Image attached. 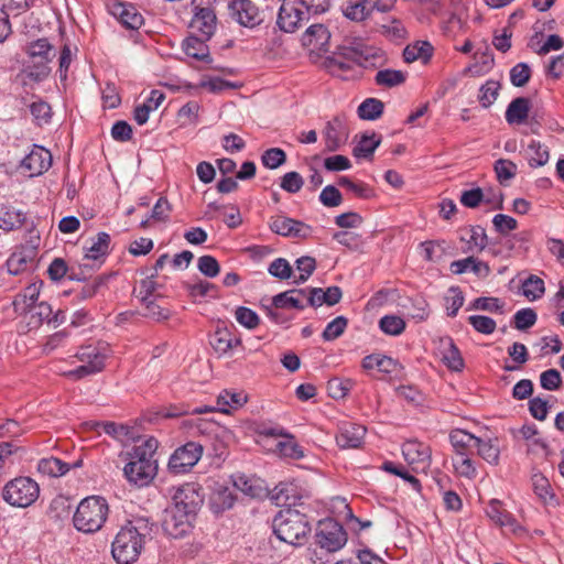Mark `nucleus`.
Returning a JSON list of instances; mask_svg holds the SVG:
<instances>
[{
	"label": "nucleus",
	"instance_id": "nucleus-2",
	"mask_svg": "<svg viewBox=\"0 0 564 564\" xmlns=\"http://www.w3.org/2000/svg\"><path fill=\"white\" fill-rule=\"evenodd\" d=\"M159 442L148 437L134 445L124 456L128 460L123 467V475L130 484L145 487L158 474V460L154 458Z\"/></svg>",
	"mask_w": 564,
	"mask_h": 564
},
{
	"label": "nucleus",
	"instance_id": "nucleus-22",
	"mask_svg": "<svg viewBox=\"0 0 564 564\" xmlns=\"http://www.w3.org/2000/svg\"><path fill=\"white\" fill-rule=\"evenodd\" d=\"M366 431L364 425L345 423L336 436L337 445L340 448H358L364 442Z\"/></svg>",
	"mask_w": 564,
	"mask_h": 564
},
{
	"label": "nucleus",
	"instance_id": "nucleus-7",
	"mask_svg": "<svg viewBox=\"0 0 564 564\" xmlns=\"http://www.w3.org/2000/svg\"><path fill=\"white\" fill-rule=\"evenodd\" d=\"M229 14L239 25L253 29L265 20V10L252 0H230Z\"/></svg>",
	"mask_w": 564,
	"mask_h": 564
},
{
	"label": "nucleus",
	"instance_id": "nucleus-51",
	"mask_svg": "<svg viewBox=\"0 0 564 564\" xmlns=\"http://www.w3.org/2000/svg\"><path fill=\"white\" fill-rule=\"evenodd\" d=\"M538 39V34H534L529 43H528V46L534 52L536 53L538 55H546L547 53H550L551 51H558L561 48H563L564 46V41L563 39L557 35V34H551L547 36L546 41L541 44V46L539 48H535L534 47V40Z\"/></svg>",
	"mask_w": 564,
	"mask_h": 564
},
{
	"label": "nucleus",
	"instance_id": "nucleus-55",
	"mask_svg": "<svg viewBox=\"0 0 564 564\" xmlns=\"http://www.w3.org/2000/svg\"><path fill=\"white\" fill-rule=\"evenodd\" d=\"M500 84L497 80H487L479 89L478 99L484 108L490 107L499 95Z\"/></svg>",
	"mask_w": 564,
	"mask_h": 564
},
{
	"label": "nucleus",
	"instance_id": "nucleus-34",
	"mask_svg": "<svg viewBox=\"0 0 564 564\" xmlns=\"http://www.w3.org/2000/svg\"><path fill=\"white\" fill-rule=\"evenodd\" d=\"M207 41L208 40L200 36L189 35L183 41L182 47L187 56L197 61L209 62V50L206 44Z\"/></svg>",
	"mask_w": 564,
	"mask_h": 564
},
{
	"label": "nucleus",
	"instance_id": "nucleus-9",
	"mask_svg": "<svg viewBox=\"0 0 564 564\" xmlns=\"http://www.w3.org/2000/svg\"><path fill=\"white\" fill-rule=\"evenodd\" d=\"M306 9L299 0H284L279 9L276 24L283 32L293 33L304 22H307L310 17Z\"/></svg>",
	"mask_w": 564,
	"mask_h": 564
},
{
	"label": "nucleus",
	"instance_id": "nucleus-58",
	"mask_svg": "<svg viewBox=\"0 0 564 564\" xmlns=\"http://www.w3.org/2000/svg\"><path fill=\"white\" fill-rule=\"evenodd\" d=\"M143 305L142 316L155 322H162L171 316L169 308L160 306L154 300L141 302Z\"/></svg>",
	"mask_w": 564,
	"mask_h": 564
},
{
	"label": "nucleus",
	"instance_id": "nucleus-47",
	"mask_svg": "<svg viewBox=\"0 0 564 564\" xmlns=\"http://www.w3.org/2000/svg\"><path fill=\"white\" fill-rule=\"evenodd\" d=\"M384 105L376 98H367L358 107V116L362 120H376L383 112Z\"/></svg>",
	"mask_w": 564,
	"mask_h": 564
},
{
	"label": "nucleus",
	"instance_id": "nucleus-45",
	"mask_svg": "<svg viewBox=\"0 0 564 564\" xmlns=\"http://www.w3.org/2000/svg\"><path fill=\"white\" fill-rule=\"evenodd\" d=\"M240 344L241 339L239 337L232 336V334L227 328H218L212 341L214 349L220 354H226L231 348Z\"/></svg>",
	"mask_w": 564,
	"mask_h": 564
},
{
	"label": "nucleus",
	"instance_id": "nucleus-52",
	"mask_svg": "<svg viewBox=\"0 0 564 564\" xmlns=\"http://www.w3.org/2000/svg\"><path fill=\"white\" fill-rule=\"evenodd\" d=\"M379 328L387 335L399 336L405 329V322L397 315H384L379 321Z\"/></svg>",
	"mask_w": 564,
	"mask_h": 564
},
{
	"label": "nucleus",
	"instance_id": "nucleus-15",
	"mask_svg": "<svg viewBox=\"0 0 564 564\" xmlns=\"http://www.w3.org/2000/svg\"><path fill=\"white\" fill-rule=\"evenodd\" d=\"M172 501V509L186 511L194 516L202 505L203 498L193 484H185L175 488Z\"/></svg>",
	"mask_w": 564,
	"mask_h": 564
},
{
	"label": "nucleus",
	"instance_id": "nucleus-23",
	"mask_svg": "<svg viewBox=\"0 0 564 564\" xmlns=\"http://www.w3.org/2000/svg\"><path fill=\"white\" fill-rule=\"evenodd\" d=\"M43 286V281L36 280L25 286L19 294L15 295L13 300V310L18 315H22L23 313L30 311V307L39 303V296L41 289Z\"/></svg>",
	"mask_w": 564,
	"mask_h": 564
},
{
	"label": "nucleus",
	"instance_id": "nucleus-13",
	"mask_svg": "<svg viewBox=\"0 0 564 564\" xmlns=\"http://www.w3.org/2000/svg\"><path fill=\"white\" fill-rule=\"evenodd\" d=\"M26 53L31 57L41 58V65L37 67L36 72L24 69L23 74H25V76L31 80H42L48 74L46 63H48L53 57V46L50 44L47 39H39L28 46Z\"/></svg>",
	"mask_w": 564,
	"mask_h": 564
},
{
	"label": "nucleus",
	"instance_id": "nucleus-12",
	"mask_svg": "<svg viewBox=\"0 0 564 564\" xmlns=\"http://www.w3.org/2000/svg\"><path fill=\"white\" fill-rule=\"evenodd\" d=\"M487 517L505 532L514 535H522L525 529L518 522V520L502 507V503L497 499H491L486 507Z\"/></svg>",
	"mask_w": 564,
	"mask_h": 564
},
{
	"label": "nucleus",
	"instance_id": "nucleus-54",
	"mask_svg": "<svg viewBox=\"0 0 564 564\" xmlns=\"http://www.w3.org/2000/svg\"><path fill=\"white\" fill-rule=\"evenodd\" d=\"M405 73L397 69H382L376 74V83L379 86L394 87L405 82Z\"/></svg>",
	"mask_w": 564,
	"mask_h": 564
},
{
	"label": "nucleus",
	"instance_id": "nucleus-19",
	"mask_svg": "<svg viewBox=\"0 0 564 564\" xmlns=\"http://www.w3.org/2000/svg\"><path fill=\"white\" fill-rule=\"evenodd\" d=\"M402 454L404 459L413 465V469L424 470L430 465L431 449L430 447L419 441H408L402 445Z\"/></svg>",
	"mask_w": 564,
	"mask_h": 564
},
{
	"label": "nucleus",
	"instance_id": "nucleus-62",
	"mask_svg": "<svg viewBox=\"0 0 564 564\" xmlns=\"http://www.w3.org/2000/svg\"><path fill=\"white\" fill-rule=\"evenodd\" d=\"M517 165L510 160L499 159L495 162V172L498 181L503 184L513 178L517 174Z\"/></svg>",
	"mask_w": 564,
	"mask_h": 564
},
{
	"label": "nucleus",
	"instance_id": "nucleus-60",
	"mask_svg": "<svg viewBox=\"0 0 564 564\" xmlns=\"http://www.w3.org/2000/svg\"><path fill=\"white\" fill-rule=\"evenodd\" d=\"M453 466L459 476L469 479L476 477L477 470L474 462L469 457V454L456 455V457L453 459Z\"/></svg>",
	"mask_w": 564,
	"mask_h": 564
},
{
	"label": "nucleus",
	"instance_id": "nucleus-64",
	"mask_svg": "<svg viewBox=\"0 0 564 564\" xmlns=\"http://www.w3.org/2000/svg\"><path fill=\"white\" fill-rule=\"evenodd\" d=\"M268 272L280 280H289L293 275V269L289 261L284 258H276L268 268Z\"/></svg>",
	"mask_w": 564,
	"mask_h": 564
},
{
	"label": "nucleus",
	"instance_id": "nucleus-59",
	"mask_svg": "<svg viewBox=\"0 0 564 564\" xmlns=\"http://www.w3.org/2000/svg\"><path fill=\"white\" fill-rule=\"evenodd\" d=\"M338 184L359 198H370L373 196V189L364 182H354L347 176H341Z\"/></svg>",
	"mask_w": 564,
	"mask_h": 564
},
{
	"label": "nucleus",
	"instance_id": "nucleus-53",
	"mask_svg": "<svg viewBox=\"0 0 564 564\" xmlns=\"http://www.w3.org/2000/svg\"><path fill=\"white\" fill-rule=\"evenodd\" d=\"M295 268L300 272L299 276L294 279L295 284L305 283L316 269V260L310 256H303L296 259Z\"/></svg>",
	"mask_w": 564,
	"mask_h": 564
},
{
	"label": "nucleus",
	"instance_id": "nucleus-48",
	"mask_svg": "<svg viewBox=\"0 0 564 564\" xmlns=\"http://www.w3.org/2000/svg\"><path fill=\"white\" fill-rule=\"evenodd\" d=\"M522 294L530 301L539 300L545 292L544 281L531 274L528 279L522 282L521 285Z\"/></svg>",
	"mask_w": 564,
	"mask_h": 564
},
{
	"label": "nucleus",
	"instance_id": "nucleus-14",
	"mask_svg": "<svg viewBox=\"0 0 564 564\" xmlns=\"http://www.w3.org/2000/svg\"><path fill=\"white\" fill-rule=\"evenodd\" d=\"M270 229L283 237L306 239L312 235V227L303 221L285 216H278L270 223Z\"/></svg>",
	"mask_w": 564,
	"mask_h": 564
},
{
	"label": "nucleus",
	"instance_id": "nucleus-35",
	"mask_svg": "<svg viewBox=\"0 0 564 564\" xmlns=\"http://www.w3.org/2000/svg\"><path fill=\"white\" fill-rule=\"evenodd\" d=\"M36 469L43 476L57 478L67 474L70 466L57 457L50 456L41 458L37 463Z\"/></svg>",
	"mask_w": 564,
	"mask_h": 564
},
{
	"label": "nucleus",
	"instance_id": "nucleus-8",
	"mask_svg": "<svg viewBox=\"0 0 564 564\" xmlns=\"http://www.w3.org/2000/svg\"><path fill=\"white\" fill-rule=\"evenodd\" d=\"M203 446L197 442H187L176 448L169 459V470L175 475L188 473L200 459Z\"/></svg>",
	"mask_w": 564,
	"mask_h": 564
},
{
	"label": "nucleus",
	"instance_id": "nucleus-56",
	"mask_svg": "<svg viewBox=\"0 0 564 564\" xmlns=\"http://www.w3.org/2000/svg\"><path fill=\"white\" fill-rule=\"evenodd\" d=\"M286 162V153L280 148H270L261 155V163L270 170H275Z\"/></svg>",
	"mask_w": 564,
	"mask_h": 564
},
{
	"label": "nucleus",
	"instance_id": "nucleus-50",
	"mask_svg": "<svg viewBox=\"0 0 564 564\" xmlns=\"http://www.w3.org/2000/svg\"><path fill=\"white\" fill-rule=\"evenodd\" d=\"M379 144L380 138H378L376 133H372L371 135L364 134L358 144L354 148L352 154L356 158H369Z\"/></svg>",
	"mask_w": 564,
	"mask_h": 564
},
{
	"label": "nucleus",
	"instance_id": "nucleus-17",
	"mask_svg": "<svg viewBox=\"0 0 564 564\" xmlns=\"http://www.w3.org/2000/svg\"><path fill=\"white\" fill-rule=\"evenodd\" d=\"M194 516L186 511L167 509L163 520V530L174 539L184 536L191 531V519Z\"/></svg>",
	"mask_w": 564,
	"mask_h": 564
},
{
	"label": "nucleus",
	"instance_id": "nucleus-18",
	"mask_svg": "<svg viewBox=\"0 0 564 564\" xmlns=\"http://www.w3.org/2000/svg\"><path fill=\"white\" fill-rule=\"evenodd\" d=\"M52 165V154L40 145H33L30 153L21 161V169L29 172L30 176L43 174Z\"/></svg>",
	"mask_w": 564,
	"mask_h": 564
},
{
	"label": "nucleus",
	"instance_id": "nucleus-44",
	"mask_svg": "<svg viewBox=\"0 0 564 564\" xmlns=\"http://www.w3.org/2000/svg\"><path fill=\"white\" fill-rule=\"evenodd\" d=\"M270 498L276 506H291L296 500L295 486L280 482L271 491Z\"/></svg>",
	"mask_w": 564,
	"mask_h": 564
},
{
	"label": "nucleus",
	"instance_id": "nucleus-36",
	"mask_svg": "<svg viewBox=\"0 0 564 564\" xmlns=\"http://www.w3.org/2000/svg\"><path fill=\"white\" fill-rule=\"evenodd\" d=\"M348 48L344 47L343 52L326 59V67L332 75L344 77L346 73L352 69L356 62H352V58L347 55Z\"/></svg>",
	"mask_w": 564,
	"mask_h": 564
},
{
	"label": "nucleus",
	"instance_id": "nucleus-39",
	"mask_svg": "<svg viewBox=\"0 0 564 564\" xmlns=\"http://www.w3.org/2000/svg\"><path fill=\"white\" fill-rule=\"evenodd\" d=\"M524 156L531 167H540L549 162L550 154L545 144L531 140L524 151Z\"/></svg>",
	"mask_w": 564,
	"mask_h": 564
},
{
	"label": "nucleus",
	"instance_id": "nucleus-40",
	"mask_svg": "<svg viewBox=\"0 0 564 564\" xmlns=\"http://www.w3.org/2000/svg\"><path fill=\"white\" fill-rule=\"evenodd\" d=\"M25 219V214L13 206L0 207V229L6 231L14 230L20 228Z\"/></svg>",
	"mask_w": 564,
	"mask_h": 564
},
{
	"label": "nucleus",
	"instance_id": "nucleus-46",
	"mask_svg": "<svg viewBox=\"0 0 564 564\" xmlns=\"http://www.w3.org/2000/svg\"><path fill=\"white\" fill-rule=\"evenodd\" d=\"M354 386L352 379L335 377L328 380L327 392L332 399L340 400L349 393Z\"/></svg>",
	"mask_w": 564,
	"mask_h": 564
},
{
	"label": "nucleus",
	"instance_id": "nucleus-49",
	"mask_svg": "<svg viewBox=\"0 0 564 564\" xmlns=\"http://www.w3.org/2000/svg\"><path fill=\"white\" fill-rule=\"evenodd\" d=\"M532 486L535 495L544 502L550 503L554 500L555 496L552 492L549 479L540 473L532 475Z\"/></svg>",
	"mask_w": 564,
	"mask_h": 564
},
{
	"label": "nucleus",
	"instance_id": "nucleus-43",
	"mask_svg": "<svg viewBox=\"0 0 564 564\" xmlns=\"http://www.w3.org/2000/svg\"><path fill=\"white\" fill-rule=\"evenodd\" d=\"M478 455L491 465L499 462L500 449L497 440L477 437L476 445Z\"/></svg>",
	"mask_w": 564,
	"mask_h": 564
},
{
	"label": "nucleus",
	"instance_id": "nucleus-33",
	"mask_svg": "<svg viewBox=\"0 0 564 564\" xmlns=\"http://www.w3.org/2000/svg\"><path fill=\"white\" fill-rule=\"evenodd\" d=\"M247 401L248 395L243 391L224 390L217 397V406L220 412L229 413L243 406Z\"/></svg>",
	"mask_w": 564,
	"mask_h": 564
},
{
	"label": "nucleus",
	"instance_id": "nucleus-42",
	"mask_svg": "<svg viewBox=\"0 0 564 564\" xmlns=\"http://www.w3.org/2000/svg\"><path fill=\"white\" fill-rule=\"evenodd\" d=\"M373 4L369 0H349L343 8L346 18L352 21H362L371 12Z\"/></svg>",
	"mask_w": 564,
	"mask_h": 564
},
{
	"label": "nucleus",
	"instance_id": "nucleus-27",
	"mask_svg": "<svg viewBox=\"0 0 564 564\" xmlns=\"http://www.w3.org/2000/svg\"><path fill=\"white\" fill-rule=\"evenodd\" d=\"M306 290L305 289H292L285 292H281L274 295L272 301V306L282 310L294 308L302 311L306 307L305 304Z\"/></svg>",
	"mask_w": 564,
	"mask_h": 564
},
{
	"label": "nucleus",
	"instance_id": "nucleus-3",
	"mask_svg": "<svg viewBox=\"0 0 564 564\" xmlns=\"http://www.w3.org/2000/svg\"><path fill=\"white\" fill-rule=\"evenodd\" d=\"M272 529L280 541L291 545H302L311 532L306 514L293 508H285L273 518Z\"/></svg>",
	"mask_w": 564,
	"mask_h": 564
},
{
	"label": "nucleus",
	"instance_id": "nucleus-29",
	"mask_svg": "<svg viewBox=\"0 0 564 564\" xmlns=\"http://www.w3.org/2000/svg\"><path fill=\"white\" fill-rule=\"evenodd\" d=\"M165 95L163 91L153 89L149 97L140 105L134 108L133 119L139 126H143L148 122L149 116L152 111L156 110L164 101Z\"/></svg>",
	"mask_w": 564,
	"mask_h": 564
},
{
	"label": "nucleus",
	"instance_id": "nucleus-63",
	"mask_svg": "<svg viewBox=\"0 0 564 564\" xmlns=\"http://www.w3.org/2000/svg\"><path fill=\"white\" fill-rule=\"evenodd\" d=\"M531 67L527 63H518L510 69V82L514 87H523L531 78Z\"/></svg>",
	"mask_w": 564,
	"mask_h": 564
},
{
	"label": "nucleus",
	"instance_id": "nucleus-32",
	"mask_svg": "<svg viewBox=\"0 0 564 564\" xmlns=\"http://www.w3.org/2000/svg\"><path fill=\"white\" fill-rule=\"evenodd\" d=\"M52 315V306L47 302H39L30 311L23 313L21 316L26 321L29 329H36L43 323L50 322Z\"/></svg>",
	"mask_w": 564,
	"mask_h": 564
},
{
	"label": "nucleus",
	"instance_id": "nucleus-16",
	"mask_svg": "<svg viewBox=\"0 0 564 564\" xmlns=\"http://www.w3.org/2000/svg\"><path fill=\"white\" fill-rule=\"evenodd\" d=\"M108 10L127 29L139 30L144 23L142 14L132 3L111 1Z\"/></svg>",
	"mask_w": 564,
	"mask_h": 564
},
{
	"label": "nucleus",
	"instance_id": "nucleus-37",
	"mask_svg": "<svg viewBox=\"0 0 564 564\" xmlns=\"http://www.w3.org/2000/svg\"><path fill=\"white\" fill-rule=\"evenodd\" d=\"M477 436L465 430L456 429L449 433V442L456 455L470 454V449L475 447Z\"/></svg>",
	"mask_w": 564,
	"mask_h": 564
},
{
	"label": "nucleus",
	"instance_id": "nucleus-57",
	"mask_svg": "<svg viewBox=\"0 0 564 564\" xmlns=\"http://www.w3.org/2000/svg\"><path fill=\"white\" fill-rule=\"evenodd\" d=\"M285 441L278 443L276 448L281 456L291 459H301L304 457L302 447L294 441L293 436L289 434Z\"/></svg>",
	"mask_w": 564,
	"mask_h": 564
},
{
	"label": "nucleus",
	"instance_id": "nucleus-31",
	"mask_svg": "<svg viewBox=\"0 0 564 564\" xmlns=\"http://www.w3.org/2000/svg\"><path fill=\"white\" fill-rule=\"evenodd\" d=\"M433 46L427 41H416L408 44L403 50V58L406 63H413L421 61L423 64H427L433 55Z\"/></svg>",
	"mask_w": 564,
	"mask_h": 564
},
{
	"label": "nucleus",
	"instance_id": "nucleus-6",
	"mask_svg": "<svg viewBox=\"0 0 564 564\" xmlns=\"http://www.w3.org/2000/svg\"><path fill=\"white\" fill-rule=\"evenodd\" d=\"M315 542L327 552H337L346 545L347 533L339 522L332 518H326L317 524Z\"/></svg>",
	"mask_w": 564,
	"mask_h": 564
},
{
	"label": "nucleus",
	"instance_id": "nucleus-20",
	"mask_svg": "<svg viewBox=\"0 0 564 564\" xmlns=\"http://www.w3.org/2000/svg\"><path fill=\"white\" fill-rule=\"evenodd\" d=\"M326 150L334 152L338 150L348 139V129L344 120L335 117L328 121L323 131Z\"/></svg>",
	"mask_w": 564,
	"mask_h": 564
},
{
	"label": "nucleus",
	"instance_id": "nucleus-26",
	"mask_svg": "<svg viewBox=\"0 0 564 564\" xmlns=\"http://www.w3.org/2000/svg\"><path fill=\"white\" fill-rule=\"evenodd\" d=\"M443 364L452 371H462L465 367L464 359L454 340L446 336L440 339L438 346Z\"/></svg>",
	"mask_w": 564,
	"mask_h": 564
},
{
	"label": "nucleus",
	"instance_id": "nucleus-11",
	"mask_svg": "<svg viewBox=\"0 0 564 564\" xmlns=\"http://www.w3.org/2000/svg\"><path fill=\"white\" fill-rule=\"evenodd\" d=\"M206 486L210 490L209 506L213 512L220 513L234 506L236 498L225 479L209 477L206 479Z\"/></svg>",
	"mask_w": 564,
	"mask_h": 564
},
{
	"label": "nucleus",
	"instance_id": "nucleus-28",
	"mask_svg": "<svg viewBox=\"0 0 564 564\" xmlns=\"http://www.w3.org/2000/svg\"><path fill=\"white\" fill-rule=\"evenodd\" d=\"M449 269L454 274H463L467 271H471L475 275L481 279H485L490 274L489 264L473 256L453 261Z\"/></svg>",
	"mask_w": 564,
	"mask_h": 564
},
{
	"label": "nucleus",
	"instance_id": "nucleus-5",
	"mask_svg": "<svg viewBox=\"0 0 564 564\" xmlns=\"http://www.w3.org/2000/svg\"><path fill=\"white\" fill-rule=\"evenodd\" d=\"M40 496V486L31 477L20 476L8 481L1 492L2 499L15 508L32 506Z\"/></svg>",
	"mask_w": 564,
	"mask_h": 564
},
{
	"label": "nucleus",
	"instance_id": "nucleus-38",
	"mask_svg": "<svg viewBox=\"0 0 564 564\" xmlns=\"http://www.w3.org/2000/svg\"><path fill=\"white\" fill-rule=\"evenodd\" d=\"M110 236L107 232H98L91 240V245L86 248L85 258L87 260L104 262L109 253Z\"/></svg>",
	"mask_w": 564,
	"mask_h": 564
},
{
	"label": "nucleus",
	"instance_id": "nucleus-1",
	"mask_svg": "<svg viewBox=\"0 0 564 564\" xmlns=\"http://www.w3.org/2000/svg\"><path fill=\"white\" fill-rule=\"evenodd\" d=\"M153 524L144 517L127 521L116 534L111 554L119 564H132L140 556L144 544L151 539Z\"/></svg>",
	"mask_w": 564,
	"mask_h": 564
},
{
	"label": "nucleus",
	"instance_id": "nucleus-10",
	"mask_svg": "<svg viewBox=\"0 0 564 564\" xmlns=\"http://www.w3.org/2000/svg\"><path fill=\"white\" fill-rule=\"evenodd\" d=\"M110 355L109 346L106 343L89 344L82 346L75 354L76 359L88 367L93 373L101 372L106 367V360Z\"/></svg>",
	"mask_w": 564,
	"mask_h": 564
},
{
	"label": "nucleus",
	"instance_id": "nucleus-25",
	"mask_svg": "<svg viewBox=\"0 0 564 564\" xmlns=\"http://www.w3.org/2000/svg\"><path fill=\"white\" fill-rule=\"evenodd\" d=\"M330 33L324 24H312L302 35V44L312 51H327Z\"/></svg>",
	"mask_w": 564,
	"mask_h": 564
},
{
	"label": "nucleus",
	"instance_id": "nucleus-21",
	"mask_svg": "<svg viewBox=\"0 0 564 564\" xmlns=\"http://www.w3.org/2000/svg\"><path fill=\"white\" fill-rule=\"evenodd\" d=\"M347 55L356 62V65L361 67H376L383 61V54L381 50L364 44H357L355 47L347 50Z\"/></svg>",
	"mask_w": 564,
	"mask_h": 564
},
{
	"label": "nucleus",
	"instance_id": "nucleus-61",
	"mask_svg": "<svg viewBox=\"0 0 564 564\" xmlns=\"http://www.w3.org/2000/svg\"><path fill=\"white\" fill-rule=\"evenodd\" d=\"M348 319L345 316H337L329 322L323 330L322 337L326 341H332L341 336L347 327Z\"/></svg>",
	"mask_w": 564,
	"mask_h": 564
},
{
	"label": "nucleus",
	"instance_id": "nucleus-4",
	"mask_svg": "<svg viewBox=\"0 0 564 564\" xmlns=\"http://www.w3.org/2000/svg\"><path fill=\"white\" fill-rule=\"evenodd\" d=\"M109 514L107 500L100 496L84 498L73 516V524L79 532L93 534L101 530Z\"/></svg>",
	"mask_w": 564,
	"mask_h": 564
},
{
	"label": "nucleus",
	"instance_id": "nucleus-41",
	"mask_svg": "<svg viewBox=\"0 0 564 564\" xmlns=\"http://www.w3.org/2000/svg\"><path fill=\"white\" fill-rule=\"evenodd\" d=\"M33 262V251H17L13 252L7 260L6 267L10 274L18 275L26 270Z\"/></svg>",
	"mask_w": 564,
	"mask_h": 564
},
{
	"label": "nucleus",
	"instance_id": "nucleus-24",
	"mask_svg": "<svg viewBox=\"0 0 564 564\" xmlns=\"http://www.w3.org/2000/svg\"><path fill=\"white\" fill-rule=\"evenodd\" d=\"M216 14L209 8H199L191 21V28L199 33L200 37L209 40L216 30Z\"/></svg>",
	"mask_w": 564,
	"mask_h": 564
},
{
	"label": "nucleus",
	"instance_id": "nucleus-30",
	"mask_svg": "<svg viewBox=\"0 0 564 564\" xmlns=\"http://www.w3.org/2000/svg\"><path fill=\"white\" fill-rule=\"evenodd\" d=\"M530 100L527 97L514 98L507 107L505 117L509 124H522L529 117Z\"/></svg>",
	"mask_w": 564,
	"mask_h": 564
}]
</instances>
